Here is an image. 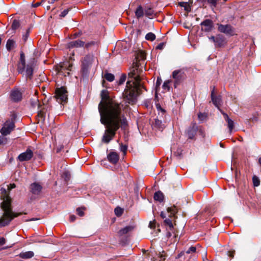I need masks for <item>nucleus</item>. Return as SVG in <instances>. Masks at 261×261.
I'll list each match as a JSON object with an SVG mask.
<instances>
[{
	"mask_svg": "<svg viewBox=\"0 0 261 261\" xmlns=\"http://www.w3.org/2000/svg\"><path fill=\"white\" fill-rule=\"evenodd\" d=\"M218 30L226 35L233 36L235 34L234 29L229 24H219Z\"/></svg>",
	"mask_w": 261,
	"mask_h": 261,
	"instance_id": "10",
	"label": "nucleus"
},
{
	"mask_svg": "<svg viewBox=\"0 0 261 261\" xmlns=\"http://www.w3.org/2000/svg\"><path fill=\"white\" fill-rule=\"evenodd\" d=\"M145 39L147 40L152 41L155 39V35L153 33L149 32L146 35Z\"/></svg>",
	"mask_w": 261,
	"mask_h": 261,
	"instance_id": "33",
	"label": "nucleus"
},
{
	"mask_svg": "<svg viewBox=\"0 0 261 261\" xmlns=\"http://www.w3.org/2000/svg\"><path fill=\"white\" fill-rule=\"evenodd\" d=\"M55 97L59 103L66 102L67 100V94L66 89L62 87L56 90Z\"/></svg>",
	"mask_w": 261,
	"mask_h": 261,
	"instance_id": "8",
	"label": "nucleus"
},
{
	"mask_svg": "<svg viewBox=\"0 0 261 261\" xmlns=\"http://www.w3.org/2000/svg\"><path fill=\"white\" fill-rule=\"evenodd\" d=\"M197 131V127L195 124L190 126L188 128L187 131V134L188 135V138L191 139H193L196 134Z\"/></svg>",
	"mask_w": 261,
	"mask_h": 261,
	"instance_id": "15",
	"label": "nucleus"
},
{
	"mask_svg": "<svg viewBox=\"0 0 261 261\" xmlns=\"http://www.w3.org/2000/svg\"><path fill=\"white\" fill-rule=\"evenodd\" d=\"M201 30L205 32H209L213 28L214 24L212 20L209 19H205L201 22Z\"/></svg>",
	"mask_w": 261,
	"mask_h": 261,
	"instance_id": "12",
	"label": "nucleus"
},
{
	"mask_svg": "<svg viewBox=\"0 0 261 261\" xmlns=\"http://www.w3.org/2000/svg\"><path fill=\"white\" fill-rule=\"evenodd\" d=\"M62 177L66 182L68 181L70 178V174L69 172L67 171H64L62 174Z\"/></svg>",
	"mask_w": 261,
	"mask_h": 261,
	"instance_id": "36",
	"label": "nucleus"
},
{
	"mask_svg": "<svg viewBox=\"0 0 261 261\" xmlns=\"http://www.w3.org/2000/svg\"><path fill=\"white\" fill-rule=\"evenodd\" d=\"M76 219V217L74 215H71L70 217V220L71 222H73L75 221Z\"/></svg>",
	"mask_w": 261,
	"mask_h": 261,
	"instance_id": "60",
	"label": "nucleus"
},
{
	"mask_svg": "<svg viewBox=\"0 0 261 261\" xmlns=\"http://www.w3.org/2000/svg\"><path fill=\"white\" fill-rule=\"evenodd\" d=\"M145 14L144 10L141 5L138 6L137 8L135 11V15L136 17L139 19L143 16Z\"/></svg>",
	"mask_w": 261,
	"mask_h": 261,
	"instance_id": "25",
	"label": "nucleus"
},
{
	"mask_svg": "<svg viewBox=\"0 0 261 261\" xmlns=\"http://www.w3.org/2000/svg\"><path fill=\"white\" fill-rule=\"evenodd\" d=\"M145 15L150 18L154 15V11L151 8H145L144 9Z\"/></svg>",
	"mask_w": 261,
	"mask_h": 261,
	"instance_id": "31",
	"label": "nucleus"
},
{
	"mask_svg": "<svg viewBox=\"0 0 261 261\" xmlns=\"http://www.w3.org/2000/svg\"><path fill=\"white\" fill-rule=\"evenodd\" d=\"M8 189L9 190H11L12 189H14L16 187V185L15 184H11L9 186H8Z\"/></svg>",
	"mask_w": 261,
	"mask_h": 261,
	"instance_id": "52",
	"label": "nucleus"
},
{
	"mask_svg": "<svg viewBox=\"0 0 261 261\" xmlns=\"http://www.w3.org/2000/svg\"><path fill=\"white\" fill-rule=\"evenodd\" d=\"M42 188V186L36 182H34L30 185V191L34 195L39 194Z\"/></svg>",
	"mask_w": 261,
	"mask_h": 261,
	"instance_id": "17",
	"label": "nucleus"
},
{
	"mask_svg": "<svg viewBox=\"0 0 261 261\" xmlns=\"http://www.w3.org/2000/svg\"><path fill=\"white\" fill-rule=\"evenodd\" d=\"M5 135L0 136V145H5L7 143V139L5 137Z\"/></svg>",
	"mask_w": 261,
	"mask_h": 261,
	"instance_id": "43",
	"label": "nucleus"
},
{
	"mask_svg": "<svg viewBox=\"0 0 261 261\" xmlns=\"http://www.w3.org/2000/svg\"><path fill=\"white\" fill-rule=\"evenodd\" d=\"M25 67V56L23 52L20 53V60L18 64V71L22 73L24 72Z\"/></svg>",
	"mask_w": 261,
	"mask_h": 261,
	"instance_id": "13",
	"label": "nucleus"
},
{
	"mask_svg": "<svg viewBox=\"0 0 261 261\" xmlns=\"http://www.w3.org/2000/svg\"><path fill=\"white\" fill-rule=\"evenodd\" d=\"M25 72L26 76L31 78L33 73V68L32 65L30 63L27 65Z\"/></svg>",
	"mask_w": 261,
	"mask_h": 261,
	"instance_id": "29",
	"label": "nucleus"
},
{
	"mask_svg": "<svg viewBox=\"0 0 261 261\" xmlns=\"http://www.w3.org/2000/svg\"><path fill=\"white\" fill-rule=\"evenodd\" d=\"M164 223L166 226H169L170 230H172V229L173 228L172 221L170 219L166 218L165 219Z\"/></svg>",
	"mask_w": 261,
	"mask_h": 261,
	"instance_id": "39",
	"label": "nucleus"
},
{
	"mask_svg": "<svg viewBox=\"0 0 261 261\" xmlns=\"http://www.w3.org/2000/svg\"><path fill=\"white\" fill-rule=\"evenodd\" d=\"M0 191L5 199L1 205L2 208L4 212L3 217L0 218V227H2L9 225L14 218L19 216L21 214L15 213L12 212L10 198L7 190L4 188H1Z\"/></svg>",
	"mask_w": 261,
	"mask_h": 261,
	"instance_id": "3",
	"label": "nucleus"
},
{
	"mask_svg": "<svg viewBox=\"0 0 261 261\" xmlns=\"http://www.w3.org/2000/svg\"><path fill=\"white\" fill-rule=\"evenodd\" d=\"M252 181L254 187H258L260 184V180L258 177L255 175L253 176Z\"/></svg>",
	"mask_w": 261,
	"mask_h": 261,
	"instance_id": "38",
	"label": "nucleus"
},
{
	"mask_svg": "<svg viewBox=\"0 0 261 261\" xmlns=\"http://www.w3.org/2000/svg\"><path fill=\"white\" fill-rule=\"evenodd\" d=\"M139 63L133 62V67L128 75L134 79V81H128L125 89L123 93L124 100L126 103L134 105L136 102V93L138 89L141 86V78L139 74Z\"/></svg>",
	"mask_w": 261,
	"mask_h": 261,
	"instance_id": "2",
	"label": "nucleus"
},
{
	"mask_svg": "<svg viewBox=\"0 0 261 261\" xmlns=\"http://www.w3.org/2000/svg\"><path fill=\"white\" fill-rule=\"evenodd\" d=\"M33 156V152L28 148L25 151L20 153L17 157L18 160L20 162L28 161Z\"/></svg>",
	"mask_w": 261,
	"mask_h": 261,
	"instance_id": "11",
	"label": "nucleus"
},
{
	"mask_svg": "<svg viewBox=\"0 0 261 261\" xmlns=\"http://www.w3.org/2000/svg\"><path fill=\"white\" fill-rule=\"evenodd\" d=\"M20 27L19 21L17 19H14L13 21L11 28L13 30L15 31Z\"/></svg>",
	"mask_w": 261,
	"mask_h": 261,
	"instance_id": "32",
	"label": "nucleus"
},
{
	"mask_svg": "<svg viewBox=\"0 0 261 261\" xmlns=\"http://www.w3.org/2000/svg\"><path fill=\"white\" fill-rule=\"evenodd\" d=\"M164 46V43H160L156 46V48L159 49H162L163 48Z\"/></svg>",
	"mask_w": 261,
	"mask_h": 261,
	"instance_id": "53",
	"label": "nucleus"
},
{
	"mask_svg": "<svg viewBox=\"0 0 261 261\" xmlns=\"http://www.w3.org/2000/svg\"><path fill=\"white\" fill-rule=\"evenodd\" d=\"M206 117H207V115L205 113H199L198 114V119L200 121L204 120L206 119Z\"/></svg>",
	"mask_w": 261,
	"mask_h": 261,
	"instance_id": "44",
	"label": "nucleus"
},
{
	"mask_svg": "<svg viewBox=\"0 0 261 261\" xmlns=\"http://www.w3.org/2000/svg\"><path fill=\"white\" fill-rule=\"evenodd\" d=\"M214 43L216 47H220L224 46L225 44V37L221 34L216 35V39Z\"/></svg>",
	"mask_w": 261,
	"mask_h": 261,
	"instance_id": "16",
	"label": "nucleus"
},
{
	"mask_svg": "<svg viewBox=\"0 0 261 261\" xmlns=\"http://www.w3.org/2000/svg\"><path fill=\"white\" fill-rule=\"evenodd\" d=\"M213 89H214V87L213 88ZM211 98H212V100L214 105L217 108H218V110L220 111V109H221L219 107L221 105V99L220 97H219V96L217 97V96H215L214 95V89H213L211 92Z\"/></svg>",
	"mask_w": 261,
	"mask_h": 261,
	"instance_id": "20",
	"label": "nucleus"
},
{
	"mask_svg": "<svg viewBox=\"0 0 261 261\" xmlns=\"http://www.w3.org/2000/svg\"><path fill=\"white\" fill-rule=\"evenodd\" d=\"M153 198L155 200L160 202H163L164 198L163 193L160 191L154 193Z\"/></svg>",
	"mask_w": 261,
	"mask_h": 261,
	"instance_id": "28",
	"label": "nucleus"
},
{
	"mask_svg": "<svg viewBox=\"0 0 261 261\" xmlns=\"http://www.w3.org/2000/svg\"><path fill=\"white\" fill-rule=\"evenodd\" d=\"M101 97L102 99V100L100 102V103L98 105V109H99V106H101V108H104V106H105V104L107 103H115L117 104L120 110V114H122L121 112V108L120 107V105L118 103V102H115V101H113L112 100H111L109 99V96L108 93V92L107 90H103L101 92Z\"/></svg>",
	"mask_w": 261,
	"mask_h": 261,
	"instance_id": "7",
	"label": "nucleus"
},
{
	"mask_svg": "<svg viewBox=\"0 0 261 261\" xmlns=\"http://www.w3.org/2000/svg\"><path fill=\"white\" fill-rule=\"evenodd\" d=\"M68 12H69V9H65L61 12L60 16L61 17H64L68 14Z\"/></svg>",
	"mask_w": 261,
	"mask_h": 261,
	"instance_id": "51",
	"label": "nucleus"
},
{
	"mask_svg": "<svg viewBox=\"0 0 261 261\" xmlns=\"http://www.w3.org/2000/svg\"><path fill=\"white\" fill-rule=\"evenodd\" d=\"M157 109H158V110H161L162 112L165 111L160 106H157Z\"/></svg>",
	"mask_w": 261,
	"mask_h": 261,
	"instance_id": "64",
	"label": "nucleus"
},
{
	"mask_svg": "<svg viewBox=\"0 0 261 261\" xmlns=\"http://www.w3.org/2000/svg\"><path fill=\"white\" fill-rule=\"evenodd\" d=\"M154 125L159 129L163 128V124H162V122L158 119L155 120Z\"/></svg>",
	"mask_w": 261,
	"mask_h": 261,
	"instance_id": "35",
	"label": "nucleus"
},
{
	"mask_svg": "<svg viewBox=\"0 0 261 261\" xmlns=\"http://www.w3.org/2000/svg\"><path fill=\"white\" fill-rule=\"evenodd\" d=\"M85 46L86 48H89L92 46H97L98 45V42L95 41H91L90 42H89L87 43H85Z\"/></svg>",
	"mask_w": 261,
	"mask_h": 261,
	"instance_id": "37",
	"label": "nucleus"
},
{
	"mask_svg": "<svg viewBox=\"0 0 261 261\" xmlns=\"http://www.w3.org/2000/svg\"><path fill=\"white\" fill-rule=\"evenodd\" d=\"M84 45L85 42L81 40H77L70 42L68 44V46L69 48L81 47H83Z\"/></svg>",
	"mask_w": 261,
	"mask_h": 261,
	"instance_id": "21",
	"label": "nucleus"
},
{
	"mask_svg": "<svg viewBox=\"0 0 261 261\" xmlns=\"http://www.w3.org/2000/svg\"><path fill=\"white\" fill-rule=\"evenodd\" d=\"M104 77L109 82H112L115 79V76L114 74L110 73H106Z\"/></svg>",
	"mask_w": 261,
	"mask_h": 261,
	"instance_id": "34",
	"label": "nucleus"
},
{
	"mask_svg": "<svg viewBox=\"0 0 261 261\" xmlns=\"http://www.w3.org/2000/svg\"><path fill=\"white\" fill-rule=\"evenodd\" d=\"M140 88H144V89H145V91H147V89H145V88L144 87L143 85H142V84L141 83V86L140 87H139L138 90H137V92L136 93V98L137 97V95H138V94L139 93V90Z\"/></svg>",
	"mask_w": 261,
	"mask_h": 261,
	"instance_id": "57",
	"label": "nucleus"
},
{
	"mask_svg": "<svg viewBox=\"0 0 261 261\" xmlns=\"http://www.w3.org/2000/svg\"><path fill=\"white\" fill-rule=\"evenodd\" d=\"M207 3L212 6L216 7L218 2L216 0H207Z\"/></svg>",
	"mask_w": 261,
	"mask_h": 261,
	"instance_id": "49",
	"label": "nucleus"
},
{
	"mask_svg": "<svg viewBox=\"0 0 261 261\" xmlns=\"http://www.w3.org/2000/svg\"><path fill=\"white\" fill-rule=\"evenodd\" d=\"M172 83L171 80H168L165 81L163 86L162 88L165 92L169 91L170 89V85Z\"/></svg>",
	"mask_w": 261,
	"mask_h": 261,
	"instance_id": "30",
	"label": "nucleus"
},
{
	"mask_svg": "<svg viewBox=\"0 0 261 261\" xmlns=\"http://www.w3.org/2000/svg\"><path fill=\"white\" fill-rule=\"evenodd\" d=\"M126 79V76L125 74H123L120 76L119 81L118 82V84L120 85L123 84L125 81Z\"/></svg>",
	"mask_w": 261,
	"mask_h": 261,
	"instance_id": "42",
	"label": "nucleus"
},
{
	"mask_svg": "<svg viewBox=\"0 0 261 261\" xmlns=\"http://www.w3.org/2000/svg\"><path fill=\"white\" fill-rule=\"evenodd\" d=\"M115 215L119 217V216H120L122 215V213H123V210L119 207H117L115 209Z\"/></svg>",
	"mask_w": 261,
	"mask_h": 261,
	"instance_id": "41",
	"label": "nucleus"
},
{
	"mask_svg": "<svg viewBox=\"0 0 261 261\" xmlns=\"http://www.w3.org/2000/svg\"><path fill=\"white\" fill-rule=\"evenodd\" d=\"M166 255L165 254L164 251L162 252V253L161 252L159 253V255L158 258H156V260H158L159 261H164L166 259Z\"/></svg>",
	"mask_w": 261,
	"mask_h": 261,
	"instance_id": "40",
	"label": "nucleus"
},
{
	"mask_svg": "<svg viewBox=\"0 0 261 261\" xmlns=\"http://www.w3.org/2000/svg\"><path fill=\"white\" fill-rule=\"evenodd\" d=\"M38 102L39 101L38 99L35 100L34 102H32V106L34 107H35L36 105H38L39 106Z\"/></svg>",
	"mask_w": 261,
	"mask_h": 261,
	"instance_id": "55",
	"label": "nucleus"
},
{
	"mask_svg": "<svg viewBox=\"0 0 261 261\" xmlns=\"http://www.w3.org/2000/svg\"><path fill=\"white\" fill-rule=\"evenodd\" d=\"M84 209L83 208L79 207L76 209V212L79 216L83 217L84 215Z\"/></svg>",
	"mask_w": 261,
	"mask_h": 261,
	"instance_id": "45",
	"label": "nucleus"
},
{
	"mask_svg": "<svg viewBox=\"0 0 261 261\" xmlns=\"http://www.w3.org/2000/svg\"><path fill=\"white\" fill-rule=\"evenodd\" d=\"M134 226L132 225L126 226V227L121 229L119 232L118 233L120 236H122L123 234H126L129 231H131L134 229Z\"/></svg>",
	"mask_w": 261,
	"mask_h": 261,
	"instance_id": "26",
	"label": "nucleus"
},
{
	"mask_svg": "<svg viewBox=\"0 0 261 261\" xmlns=\"http://www.w3.org/2000/svg\"><path fill=\"white\" fill-rule=\"evenodd\" d=\"M127 149V145H123L122 144H120V150L124 153V154H125Z\"/></svg>",
	"mask_w": 261,
	"mask_h": 261,
	"instance_id": "47",
	"label": "nucleus"
},
{
	"mask_svg": "<svg viewBox=\"0 0 261 261\" xmlns=\"http://www.w3.org/2000/svg\"><path fill=\"white\" fill-rule=\"evenodd\" d=\"M140 88H144V89H145V91H147V89H145V88L144 87L143 85H142V84L141 83V86L140 87H139L138 90H137V92L136 93V98L137 97V95H138V94L139 93V90Z\"/></svg>",
	"mask_w": 261,
	"mask_h": 261,
	"instance_id": "59",
	"label": "nucleus"
},
{
	"mask_svg": "<svg viewBox=\"0 0 261 261\" xmlns=\"http://www.w3.org/2000/svg\"><path fill=\"white\" fill-rule=\"evenodd\" d=\"M15 127V122L13 119L7 120L4 124L0 132L3 135L7 136L9 135L14 129Z\"/></svg>",
	"mask_w": 261,
	"mask_h": 261,
	"instance_id": "9",
	"label": "nucleus"
},
{
	"mask_svg": "<svg viewBox=\"0 0 261 261\" xmlns=\"http://www.w3.org/2000/svg\"><path fill=\"white\" fill-rule=\"evenodd\" d=\"M6 243V240L4 238H0V245H3Z\"/></svg>",
	"mask_w": 261,
	"mask_h": 261,
	"instance_id": "54",
	"label": "nucleus"
},
{
	"mask_svg": "<svg viewBox=\"0 0 261 261\" xmlns=\"http://www.w3.org/2000/svg\"><path fill=\"white\" fill-rule=\"evenodd\" d=\"M119 159V155L116 152H111L108 155L109 161L113 164H116Z\"/></svg>",
	"mask_w": 261,
	"mask_h": 261,
	"instance_id": "19",
	"label": "nucleus"
},
{
	"mask_svg": "<svg viewBox=\"0 0 261 261\" xmlns=\"http://www.w3.org/2000/svg\"><path fill=\"white\" fill-rule=\"evenodd\" d=\"M149 226L151 228H154L155 227L154 222H150L149 224Z\"/></svg>",
	"mask_w": 261,
	"mask_h": 261,
	"instance_id": "61",
	"label": "nucleus"
},
{
	"mask_svg": "<svg viewBox=\"0 0 261 261\" xmlns=\"http://www.w3.org/2000/svg\"><path fill=\"white\" fill-rule=\"evenodd\" d=\"M168 213L170 214L169 217H175L176 214L178 212V208L177 207L173 205V206H171L170 207H168L167 209Z\"/></svg>",
	"mask_w": 261,
	"mask_h": 261,
	"instance_id": "27",
	"label": "nucleus"
},
{
	"mask_svg": "<svg viewBox=\"0 0 261 261\" xmlns=\"http://www.w3.org/2000/svg\"><path fill=\"white\" fill-rule=\"evenodd\" d=\"M99 112L100 116V122L106 127L102 141L108 143L113 138L116 132L121 127L125 129L127 126L126 118L120 114V110L117 104L106 103L104 108L99 106Z\"/></svg>",
	"mask_w": 261,
	"mask_h": 261,
	"instance_id": "1",
	"label": "nucleus"
},
{
	"mask_svg": "<svg viewBox=\"0 0 261 261\" xmlns=\"http://www.w3.org/2000/svg\"><path fill=\"white\" fill-rule=\"evenodd\" d=\"M40 5H41L40 2H37L35 4H32V7H34V8H37V7H39Z\"/></svg>",
	"mask_w": 261,
	"mask_h": 261,
	"instance_id": "56",
	"label": "nucleus"
},
{
	"mask_svg": "<svg viewBox=\"0 0 261 261\" xmlns=\"http://www.w3.org/2000/svg\"><path fill=\"white\" fill-rule=\"evenodd\" d=\"M16 46V41L12 38H9L7 42L6 47L8 51H10Z\"/></svg>",
	"mask_w": 261,
	"mask_h": 261,
	"instance_id": "22",
	"label": "nucleus"
},
{
	"mask_svg": "<svg viewBox=\"0 0 261 261\" xmlns=\"http://www.w3.org/2000/svg\"><path fill=\"white\" fill-rule=\"evenodd\" d=\"M29 34H30V29H28L27 30L25 34H24L22 36V39L23 40V41L24 42H25L27 40V39L29 36Z\"/></svg>",
	"mask_w": 261,
	"mask_h": 261,
	"instance_id": "48",
	"label": "nucleus"
},
{
	"mask_svg": "<svg viewBox=\"0 0 261 261\" xmlns=\"http://www.w3.org/2000/svg\"><path fill=\"white\" fill-rule=\"evenodd\" d=\"M92 54L86 55L82 61L81 72L83 76H87L89 73L92 64L94 61Z\"/></svg>",
	"mask_w": 261,
	"mask_h": 261,
	"instance_id": "4",
	"label": "nucleus"
},
{
	"mask_svg": "<svg viewBox=\"0 0 261 261\" xmlns=\"http://www.w3.org/2000/svg\"><path fill=\"white\" fill-rule=\"evenodd\" d=\"M140 88H144V89H145V91H147V89H145V88L144 87L143 85H142V84L141 83V86L140 87H139L138 90H137V92L136 93V98L137 97V95H138V94L139 93V90Z\"/></svg>",
	"mask_w": 261,
	"mask_h": 261,
	"instance_id": "58",
	"label": "nucleus"
},
{
	"mask_svg": "<svg viewBox=\"0 0 261 261\" xmlns=\"http://www.w3.org/2000/svg\"><path fill=\"white\" fill-rule=\"evenodd\" d=\"M146 59V54L142 50H139L136 54L135 57V61L134 62H137L139 63L140 61H144Z\"/></svg>",
	"mask_w": 261,
	"mask_h": 261,
	"instance_id": "24",
	"label": "nucleus"
},
{
	"mask_svg": "<svg viewBox=\"0 0 261 261\" xmlns=\"http://www.w3.org/2000/svg\"><path fill=\"white\" fill-rule=\"evenodd\" d=\"M10 96L11 99L15 102L19 101L22 98V94L18 90H12Z\"/></svg>",
	"mask_w": 261,
	"mask_h": 261,
	"instance_id": "18",
	"label": "nucleus"
},
{
	"mask_svg": "<svg viewBox=\"0 0 261 261\" xmlns=\"http://www.w3.org/2000/svg\"><path fill=\"white\" fill-rule=\"evenodd\" d=\"M160 216L163 218L164 219L166 218V214L164 212H161Z\"/></svg>",
	"mask_w": 261,
	"mask_h": 261,
	"instance_id": "62",
	"label": "nucleus"
},
{
	"mask_svg": "<svg viewBox=\"0 0 261 261\" xmlns=\"http://www.w3.org/2000/svg\"><path fill=\"white\" fill-rule=\"evenodd\" d=\"M18 256L23 259H29L33 257L34 256V253L33 251H29L27 252H22L19 253Z\"/></svg>",
	"mask_w": 261,
	"mask_h": 261,
	"instance_id": "23",
	"label": "nucleus"
},
{
	"mask_svg": "<svg viewBox=\"0 0 261 261\" xmlns=\"http://www.w3.org/2000/svg\"><path fill=\"white\" fill-rule=\"evenodd\" d=\"M172 78L175 88H177L186 78V74L184 69L175 70L172 72Z\"/></svg>",
	"mask_w": 261,
	"mask_h": 261,
	"instance_id": "6",
	"label": "nucleus"
},
{
	"mask_svg": "<svg viewBox=\"0 0 261 261\" xmlns=\"http://www.w3.org/2000/svg\"><path fill=\"white\" fill-rule=\"evenodd\" d=\"M162 81L161 78L158 77L156 79V83H155V87H156V89L160 87V86L161 85V84L162 83Z\"/></svg>",
	"mask_w": 261,
	"mask_h": 261,
	"instance_id": "50",
	"label": "nucleus"
},
{
	"mask_svg": "<svg viewBox=\"0 0 261 261\" xmlns=\"http://www.w3.org/2000/svg\"><path fill=\"white\" fill-rule=\"evenodd\" d=\"M209 39L214 43L216 39V36H211Z\"/></svg>",
	"mask_w": 261,
	"mask_h": 261,
	"instance_id": "63",
	"label": "nucleus"
},
{
	"mask_svg": "<svg viewBox=\"0 0 261 261\" xmlns=\"http://www.w3.org/2000/svg\"><path fill=\"white\" fill-rule=\"evenodd\" d=\"M72 64L68 61L60 63V64L57 65L56 66L57 74L63 75L64 76L69 75L70 71L72 70Z\"/></svg>",
	"mask_w": 261,
	"mask_h": 261,
	"instance_id": "5",
	"label": "nucleus"
},
{
	"mask_svg": "<svg viewBox=\"0 0 261 261\" xmlns=\"http://www.w3.org/2000/svg\"><path fill=\"white\" fill-rule=\"evenodd\" d=\"M220 112L223 115L224 119L227 122L228 127L229 128V132L231 133L234 127V122L228 116V115L224 112L221 109H220Z\"/></svg>",
	"mask_w": 261,
	"mask_h": 261,
	"instance_id": "14",
	"label": "nucleus"
},
{
	"mask_svg": "<svg viewBox=\"0 0 261 261\" xmlns=\"http://www.w3.org/2000/svg\"><path fill=\"white\" fill-rule=\"evenodd\" d=\"M196 248L194 246L190 247L187 251L186 253L187 254H190L191 253H194L196 252Z\"/></svg>",
	"mask_w": 261,
	"mask_h": 261,
	"instance_id": "46",
	"label": "nucleus"
}]
</instances>
